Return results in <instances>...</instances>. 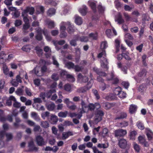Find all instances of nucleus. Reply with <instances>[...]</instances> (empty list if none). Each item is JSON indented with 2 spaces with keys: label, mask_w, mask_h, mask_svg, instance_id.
I'll return each mask as SVG.
<instances>
[{
  "label": "nucleus",
  "mask_w": 153,
  "mask_h": 153,
  "mask_svg": "<svg viewBox=\"0 0 153 153\" xmlns=\"http://www.w3.org/2000/svg\"><path fill=\"white\" fill-rule=\"evenodd\" d=\"M49 113L48 111H46L45 112H43L42 114V117L43 118V119H45L46 117H49Z\"/></svg>",
  "instance_id": "nucleus-59"
},
{
  "label": "nucleus",
  "mask_w": 153,
  "mask_h": 153,
  "mask_svg": "<svg viewBox=\"0 0 153 153\" xmlns=\"http://www.w3.org/2000/svg\"><path fill=\"white\" fill-rule=\"evenodd\" d=\"M120 126L121 127H125L128 126V122L126 121H123L120 123Z\"/></svg>",
  "instance_id": "nucleus-64"
},
{
  "label": "nucleus",
  "mask_w": 153,
  "mask_h": 153,
  "mask_svg": "<svg viewBox=\"0 0 153 153\" xmlns=\"http://www.w3.org/2000/svg\"><path fill=\"white\" fill-rule=\"evenodd\" d=\"M19 75L22 79H23L24 77L26 79H28V76L26 73V72L24 71H22L19 72Z\"/></svg>",
  "instance_id": "nucleus-32"
},
{
  "label": "nucleus",
  "mask_w": 153,
  "mask_h": 153,
  "mask_svg": "<svg viewBox=\"0 0 153 153\" xmlns=\"http://www.w3.org/2000/svg\"><path fill=\"white\" fill-rule=\"evenodd\" d=\"M41 126L43 128H47L49 127V124L46 121H42L41 122Z\"/></svg>",
  "instance_id": "nucleus-41"
},
{
  "label": "nucleus",
  "mask_w": 153,
  "mask_h": 153,
  "mask_svg": "<svg viewBox=\"0 0 153 153\" xmlns=\"http://www.w3.org/2000/svg\"><path fill=\"white\" fill-rule=\"evenodd\" d=\"M146 132L148 140L152 143H153V133L148 128H146Z\"/></svg>",
  "instance_id": "nucleus-7"
},
{
  "label": "nucleus",
  "mask_w": 153,
  "mask_h": 153,
  "mask_svg": "<svg viewBox=\"0 0 153 153\" xmlns=\"http://www.w3.org/2000/svg\"><path fill=\"white\" fill-rule=\"evenodd\" d=\"M94 71H95L97 72V74H98L100 76H106L105 73L104 72H99V70L96 68H94Z\"/></svg>",
  "instance_id": "nucleus-52"
},
{
  "label": "nucleus",
  "mask_w": 153,
  "mask_h": 153,
  "mask_svg": "<svg viewBox=\"0 0 153 153\" xmlns=\"http://www.w3.org/2000/svg\"><path fill=\"white\" fill-rule=\"evenodd\" d=\"M31 117L35 120L37 121H39L40 118L37 114L35 112H32L31 113Z\"/></svg>",
  "instance_id": "nucleus-36"
},
{
  "label": "nucleus",
  "mask_w": 153,
  "mask_h": 153,
  "mask_svg": "<svg viewBox=\"0 0 153 153\" xmlns=\"http://www.w3.org/2000/svg\"><path fill=\"white\" fill-rule=\"evenodd\" d=\"M114 104L113 103H111L109 102H106L104 103L103 105V107L106 109H108L114 106Z\"/></svg>",
  "instance_id": "nucleus-25"
},
{
  "label": "nucleus",
  "mask_w": 153,
  "mask_h": 153,
  "mask_svg": "<svg viewBox=\"0 0 153 153\" xmlns=\"http://www.w3.org/2000/svg\"><path fill=\"white\" fill-rule=\"evenodd\" d=\"M36 32L37 34L36 36V38L38 40H40L42 39V37L41 35V30L40 28L38 27L36 29Z\"/></svg>",
  "instance_id": "nucleus-17"
},
{
  "label": "nucleus",
  "mask_w": 153,
  "mask_h": 153,
  "mask_svg": "<svg viewBox=\"0 0 153 153\" xmlns=\"http://www.w3.org/2000/svg\"><path fill=\"white\" fill-rule=\"evenodd\" d=\"M88 4L93 10L95 11L96 9V3L92 1H88Z\"/></svg>",
  "instance_id": "nucleus-26"
},
{
  "label": "nucleus",
  "mask_w": 153,
  "mask_h": 153,
  "mask_svg": "<svg viewBox=\"0 0 153 153\" xmlns=\"http://www.w3.org/2000/svg\"><path fill=\"white\" fill-rule=\"evenodd\" d=\"M83 35L82 33H81L77 35L76 37V40H79L82 42H87L88 40V38L84 36H81Z\"/></svg>",
  "instance_id": "nucleus-10"
},
{
  "label": "nucleus",
  "mask_w": 153,
  "mask_h": 153,
  "mask_svg": "<svg viewBox=\"0 0 153 153\" xmlns=\"http://www.w3.org/2000/svg\"><path fill=\"white\" fill-rule=\"evenodd\" d=\"M87 10V8L86 6H83V8L79 9V11L82 15L84 16L86 14Z\"/></svg>",
  "instance_id": "nucleus-29"
},
{
  "label": "nucleus",
  "mask_w": 153,
  "mask_h": 153,
  "mask_svg": "<svg viewBox=\"0 0 153 153\" xmlns=\"http://www.w3.org/2000/svg\"><path fill=\"white\" fill-rule=\"evenodd\" d=\"M53 42L54 45L56 47V45L57 44H58L59 45H62L65 43V41L64 40H61L59 42L53 41Z\"/></svg>",
  "instance_id": "nucleus-43"
},
{
  "label": "nucleus",
  "mask_w": 153,
  "mask_h": 153,
  "mask_svg": "<svg viewBox=\"0 0 153 153\" xmlns=\"http://www.w3.org/2000/svg\"><path fill=\"white\" fill-rule=\"evenodd\" d=\"M89 37L93 39H96L97 37V33L96 32L91 33L89 34Z\"/></svg>",
  "instance_id": "nucleus-49"
},
{
  "label": "nucleus",
  "mask_w": 153,
  "mask_h": 153,
  "mask_svg": "<svg viewBox=\"0 0 153 153\" xmlns=\"http://www.w3.org/2000/svg\"><path fill=\"white\" fill-rule=\"evenodd\" d=\"M64 102L65 103L67 107L69 106L70 104H73V102L70 101L69 99L65 98L64 100Z\"/></svg>",
  "instance_id": "nucleus-58"
},
{
  "label": "nucleus",
  "mask_w": 153,
  "mask_h": 153,
  "mask_svg": "<svg viewBox=\"0 0 153 153\" xmlns=\"http://www.w3.org/2000/svg\"><path fill=\"white\" fill-rule=\"evenodd\" d=\"M56 92V90L55 89H51L46 94V97H47L49 98L51 95L53 93H55Z\"/></svg>",
  "instance_id": "nucleus-47"
},
{
  "label": "nucleus",
  "mask_w": 153,
  "mask_h": 153,
  "mask_svg": "<svg viewBox=\"0 0 153 153\" xmlns=\"http://www.w3.org/2000/svg\"><path fill=\"white\" fill-rule=\"evenodd\" d=\"M35 50L39 56H40L42 55V50L40 47L37 46L35 48Z\"/></svg>",
  "instance_id": "nucleus-45"
},
{
  "label": "nucleus",
  "mask_w": 153,
  "mask_h": 153,
  "mask_svg": "<svg viewBox=\"0 0 153 153\" xmlns=\"http://www.w3.org/2000/svg\"><path fill=\"white\" fill-rule=\"evenodd\" d=\"M5 82L4 79L0 81V90H1L4 88L5 86Z\"/></svg>",
  "instance_id": "nucleus-63"
},
{
  "label": "nucleus",
  "mask_w": 153,
  "mask_h": 153,
  "mask_svg": "<svg viewBox=\"0 0 153 153\" xmlns=\"http://www.w3.org/2000/svg\"><path fill=\"white\" fill-rule=\"evenodd\" d=\"M68 112L67 111L65 112L61 111L58 114V116L60 117L65 118L67 117Z\"/></svg>",
  "instance_id": "nucleus-42"
},
{
  "label": "nucleus",
  "mask_w": 153,
  "mask_h": 153,
  "mask_svg": "<svg viewBox=\"0 0 153 153\" xmlns=\"http://www.w3.org/2000/svg\"><path fill=\"white\" fill-rule=\"evenodd\" d=\"M51 78L54 80L57 81L59 79V76L57 74L54 73L52 75Z\"/></svg>",
  "instance_id": "nucleus-60"
},
{
  "label": "nucleus",
  "mask_w": 153,
  "mask_h": 153,
  "mask_svg": "<svg viewBox=\"0 0 153 153\" xmlns=\"http://www.w3.org/2000/svg\"><path fill=\"white\" fill-rule=\"evenodd\" d=\"M136 125L138 128L140 130H142L144 128V126L143 124L140 121L137 122Z\"/></svg>",
  "instance_id": "nucleus-37"
},
{
  "label": "nucleus",
  "mask_w": 153,
  "mask_h": 153,
  "mask_svg": "<svg viewBox=\"0 0 153 153\" xmlns=\"http://www.w3.org/2000/svg\"><path fill=\"white\" fill-rule=\"evenodd\" d=\"M109 146V143H99L97 145L98 147L100 148H103L104 149H106Z\"/></svg>",
  "instance_id": "nucleus-27"
},
{
  "label": "nucleus",
  "mask_w": 153,
  "mask_h": 153,
  "mask_svg": "<svg viewBox=\"0 0 153 153\" xmlns=\"http://www.w3.org/2000/svg\"><path fill=\"white\" fill-rule=\"evenodd\" d=\"M133 147L136 151L139 152L140 150V147L135 142H133Z\"/></svg>",
  "instance_id": "nucleus-46"
},
{
  "label": "nucleus",
  "mask_w": 153,
  "mask_h": 153,
  "mask_svg": "<svg viewBox=\"0 0 153 153\" xmlns=\"http://www.w3.org/2000/svg\"><path fill=\"white\" fill-rule=\"evenodd\" d=\"M146 85L145 84H142L139 87L138 90L140 91L143 92L146 89Z\"/></svg>",
  "instance_id": "nucleus-57"
},
{
  "label": "nucleus",
  "mask_w": 153,
  "mask_h": 153,
  "mask_svg": "<svg viewBox=\"0 0 153 153\" xmlns=\"http://www.w3.org/2000/svg\"><path fill=\"white\" fill-rule=\"evenodd\" d=\"M121 90V88L120 87H118L114 90V93L115 95H118Z\"/></svg>",
  "instance_id": "nucleus-61"
},
{
  "label": "nucleus",
  "mask_w": 153,
  "mask_h": 153,
  "mask_svg": "<svg viewBox=\"0 0 153 153\" xmlns=\"http://www.w3.org/2000/svg\"><path fill=\"white\" fill-rule=\"evenodd\" d=\"M118 144L120 148L122 149H125L127 145V142L124 139H121L119 140Z\"/></svg>",
  "instance_id": "nucleus-6"
},
{
  "label": "nucleus",
  "mask_w": 153,
  "mask_h": 153,
  "mask_svg": "<svg viewBox=\"0 0 153 153\" xmlns=\"http://www.w3.org/2000/svg\"><path fill=\"white\" fill-rule=\"evenodd\" d=\"M76 134L75 132L70 131L67 132H64L62 134V138L63 140H65L70 136H73Z\"/></svg>",
  "instance_id": "nucleus-11"
},
{
  "label": "nucleus",
  "mask_w": 153,
  "mask_h": 153,
  "mask_svg": "<svg viewBox=\"0 0 153 153\" xmlns=\"http://www.w3.org/2000/svg\"><path fill=\"white\" fill-rule=\"evenodd\" d=\"M58 120V119L57 116L53 114L51 115L50 122L52 124H55L56 123Z\"/></svg>",
  "instance_id": "nucleus-21"
},
{
  "label": "nucleus",
  "mask_w": 153,
  "mask_h": 153,
  "mask_svg": "<svg viewBox=\"0 0 153 153\" xmlns=\"http://www.w3.org/2000/svg\"><path fill=\"white\" fill-rule=\"evenodd\" d=\"M43 33L45 36L46 39L48 41H50L51 39V37L49 36L48 35V32L47 31V30H46L44 31Z\"/></svg>",
  "instance_id": "nucleus-54"
},
{
  "label": "nucleus",
  "mask_w": 153,
  "mask_h": 153,
  "mask_svg": "<svg viewBox=\"0 0 153 153\" xmlns=\"http://www.w3.org/2000/svg\"><path fill=\"white\" fill-rule=\"evenodd\" d=\"M34 12V9L33 7H27L26 9L23 11L24 13H26L27 12H29L30 14H33Z\"/></svg>",
  "instance_id": "nucleus-18"
},
{
  "label": "nucleus",
  "mask_w": 153,
  "mask_h": 153,
  "mask_svg": "<svg viewBox=\"0 0 153 153\" xmlns=\"http://www.w3.org/2000/svg\"><path fill=\"white\" fill-rule=\"evenodd\" d=\"M114 133L115 137H123L126 134L127 131L126 130L121 129L115 130Z\"/></svg>",
  "instance_id": "nucleus-4"
},
{
  "label": "nucleus",
  "mask_w": 153,
  "mask_h": 153,
  "mask_svg": "<svg viewBox=\"0 0 153 153\" xmlns=\"http://www.w3.org/2000/svg\"><path fill=\"white\" fill-rule=\"evenodd\" d=\"M111 78L108 79V80H113V84H117L118 82V79L117 78H114V75L113 74H111Z\"/></svg>",
  "instance_id": "nucleus-44"
},
{
  "label": "nucleus",
  "mask_w": 153,
  "mask_h": 153,
  "mask_svg": "<svg viewBox=\"0 0 153 153\" xmlns=\"http://www.w3.org/2000/svg\"><path fill=\"white\" fill-rule=\"evenodd\" d=\"M56 13V10L53 8L50 9L48 11L47 14L49 16H51L54 15Z\"/></svg>",
  "instance_id": "nucleus-31"
},
{
  "label": "nucleus",
  "mask_w": 153,
  "mask_h": 153,
  "mask_svg": "<svg viewBox=\"0 0 153 153\" xmlns=\"http://www.w3.org/2000/svg\"><path fill=\"white\" fill-rule=\"evenodd\" d=\"M16 93L18 95H23L24 93V91L22 89L19 88L16 91Z\"/></svg>",
  "instance_id": "nucleus-50"
},
{
  "label": "nucleus",
  "mask_w": 153,
  "mask_h": 153,
  "mask_svg": "<svg viewBox=\"0 0 153 153\" xmlns=\"http://www.w3.org/2000/svg\"><path fill=\"white\" fill-rule=\"evenodd\" d=\"M40 64L41 65H44L41 68V74L39 73V67L36 66L33 70V71L35 74L38 76H42L44 72L47 71V68L45 65L49 64V63L43 60H41L39 62Z\"/></svg>",
  "instance_id": "nucleus-3"
},
{
  "label": "nucleus",
  "mask_w": 153,
  "mask_h": 153,
  "mask_svg": "<svg viewBox=\"0 0 153 153\" xmlns=\"http://www.w3.org/2000/svg\"><path fill=\"white\" fill-rule=\"evenodd\" d=\"M67 30L69 34L73 33L75 31V28L73 25H72L70 23V25H69L68 27Z\"/></svg>",
  "instance_id": "nucleus-22"
},
{
  "label": "nucleus",
  "mask_w": 153,
  "mask_h": 153,
  "mask_svg": "<svg viewBox=\"0 0 153 153\" xmlns=\"http://www.w3.org/2000/svg\"><path fill=\"white\" fill-rule=\"evenodd\" d=\"M82 20L81 18L78 16H75V22L77 25H80L82 23Z\"/></svg>",
  "instance_id": "nucleus-24"
},
{
  "label": "nucleus",
  "mask_w": 153,
  "mask_h": 153,
  "mask_svg": "<svg viewBox=\"0 0 153 153\" xmlns=\"http://www.w3.org/2000/svg\"><path fill=\"white\" fill-rule=\"evenodd\" d=\"M139 143L143 145L144 146L148 147L149 144L148 142L146 141L145 137L143 136H140L138 137Z\"/></svg>",
  "instance_id": "nucleus-8"
},
{
  "label": "nucleus",
  "mask_w": 153,
  "mask_h": 153,
  "mask_svg": "<svg viewBox=\"0 0 153 153\" xmlns=\"http://www.w3.org/2000/svg\"><path fill=\"white\" fill-rule=\"evenodd\" d=\"M36 140L37 144L39 146H42L45 144V142L42 137L40 136H37L36 137Z\"/></svg>",
  "instance_id": "nucleus-14"
},
{
  "label": "nucleus",
  "mask_w": 153,
  "mask_h": 153,
  "mask_svg": "<svg viewBox=\"0 0 153 153\" xmlns=\"http://www.w3.org/2000/svg\"><path fill=\"white\" fill-rule=\"evenodd\" d=\"M88 85H89L88 86H87V88H85L84 89L83 88H81L78 91L80 92H84L86 90L90 88L92 86V84L91 83H88Z\"/></svg>",
  "instance_id": "nucleus-40"
},
{
  "label": "nucleus",
  "mask_w": 153,
  "mask_h": 153,
  "mask_svg": "<svg viewBox=\"0 0 153 153\" xmlns=\"http://www.w3.org/2000/svg\"><path fill=\"white\" fill-rule=\"evenodd\" d=\"M108 47V45L107 42L105 41L102 42L100 46L101 49H105L107 48Z\"/></svg>",
  "instance_id": "nucleus-48"
},
{
  "label": "nucleus",
  "mask_w": 153,
  "mask_h": 153,
  "mask_svg": "<svg viewBox=\"0 0 153 153\" xmlns=\"http://www.w3.org/2000/svg\"><path fill=\"white\" fill-rule=\"evenodd\" d=\"M46 24L48 25L49 28H51L54 27L55 24L53 21L51 20H48L46 21Z\"/></svg>",
  "instance_id": "nucleus-23"
},
{
  "label": "nucleus",
  "mask_w": 153,
  "mask_h": 153,
  "mask_svg": "<svg viewBox=\"0 0 153 153\" xmlns=\"http://www.w3.org/2000/svg\"><path fill=\"white\" fill-rule=\"evenodd\" d=\"M146 73L145 70H143L142 71L139 73L137 76L134 78L135 79L137 82H139L142 77L145 76Z\"/></svg>",
  "instance_id": "nucleus-9"
},
{
  "label": "nucleus",
  "mask_w": 153,
  "mask_h": 153,
  "mask_svg": "<svg viewBox=\"0 0 153 153\" xmlns=\"http://www.w3.org/2000/svg\"><path fill=\"white\" fill-rule=\"evenodd\" d=\"M137 132L135 131H130L129 136L130 139L134 140L136 137Z\"/></svg>",
  "instance_id": "nucleus-19"
},
{
  "label": "nucleus",
  "mask_w": 153,
  "mask_h": 153,
  "mask_svg": "<svg viewBox=\"0 0 153 153\" xmlns=\"http://www.w3.org/2000/svg\"><path fill=\"white\" fill-rule=\"evenodd\" d=\"M97 57L100 59L101 66L102 68L105 69V70H107L108 68V62L106 57V54L105 51H103L99 53Z\"/></svg>",
  "instance_id": "nucleus-2"
},
{
  "label": "nucleus",
  "mask_w": 153,
  "mask_h": 153,
  "mask_svg": "<svg viewBox=\"0 0 153 153\" xmlns=\"http://www.w3.org/2000/svg\"><path fill=\"white\" fill-rule=\"evenodd\" d=\"M124 8L125 10L130 11L132 9L134 8V6L132 5L131 7H130L128 5H126L124 6Z\"/></svg>",
  "instance_id": "nucleus-62"
},
{
  "label": "nucleus",
  "mask_w": 153,
  "mask_h": 153,
  "mask_svg": "<svg viewBox=\"0 0 153 153\" xmlns=\"http://www.w3.org/2000/svg\"><path fill=\"white\" fill-rule=\"evenodd\" d=\"M60 33L59 35V37L61 38H64L66 37L67 36V33L65 31H60Z\"/></svg>",
  "instance_id": "nucleus-51"
},
{
  "label": "nucleus",
  "mask_w": 153,
  "mask_h": 153,
  "mask_svg": "<svg viewBox=\"0 0 153 153\" xmlns=\"http://www.w3.org/2000/svg\"><path fill=\"white\" fill-rule=\"evenodd\" d=\"M64 64L65 66L69 69L74 68V65L71 62H68L67 63H64Z\"/></svg>",
  "instance_id": "nucleus-35"
},
{
  "label": "nucleus",
  "mask_w": 153,
  "mask_h": 153,
  "mask_svg": "<svg viewBox=\"0 0 153 153\" xmlns=\"http://www.w3.org/2000/svg\"><path fill=\"white\" fill-rule=\"evenodd\" d=\"M48 110L49 111H53L55 108V105L54 103H51L47 105Z\"/></svg>",
  "instance_id": "nucleus-39"
},
{
  "label": "nucleus",
  "mask_w": 153,
  "mask_h": 153,
  "mask_svg": "<svg viewBox=\"0 0 153 153\" xmlns=\"http://www.w3.org/2000/svg\"><path fill=\"white\" fill-rule=\"evenodd\" d=\"M28 146L32 150L36 151L38 150L37 148L34 146L33 141L29 143Z\"/></svg>",
  "instance_id": "nucleus-30"
},
{
  "label": "nucleus",
  "mask_w": 153,
  "mask_h": 153,
  "mask_svg": "<svg viewBox=\"0 0 153 153\" xmlns=\"http://www.w3.org/2000/svg\"><path fill=\"white\" fill-rule=\"evenodd\" d=\"M60 74L62 76H66L68 80L70 82H73L75 81V79L74 76L71 75H67L66 71L64 70H62L61 71Z\"/></svg>",
  "instance_id": "nucleus-5"
},
{
  "label": "nucleus",
  "mask_w": 153,
  "mask_h": 153,
  "mask_svg": "<svg viewBox=\"0 0 153 153\" xmlns=\"http://www.w3.org/2000/svg\"><path fill=\"white\" fill-rule=\"evenodd\" d=\"M108 131L106 128H104L102 131L99 133L100 135L105 137L108 136Z\"/></svg>",
  "instance_id": "nucleus-16"
},
{
  "label": "nucleus",
  "mask_w": 153,
  "mask_h": 153,
  "mask_svg": "<svg viewBox=\"0 0 153 153\" xmlns=\"http://www.w3.org/2000/svg\"><path fill=\"white\" fill-rule=\"evenodd\" d=\"M81 105L82 106V110L81 111V113L86 112L89 110L91 111L93 110L95 108L96 109L97 111L94 122L96 123H97L98 122L102 120V117L104 115V113L100 109L98 110L100 108V105L99 103H95L94 104H90L88 106L83 100H82Z\"/></svg>",
  "instance_id": "nucleus-1"
},
{
  "label": "nucleus",
  "mask_w": 153,
  "mask_h": 153,
  "mask_svg": "<svg viewBox=\"0 0 153 153\" xmlns=\"http://www.w3.org/2000/svg\"><path fill=\"white\" fill-rule=\"evenodd\" d=\"M115 21L117 22L119 24H121L124 22V20L122 18V15L120 13H119L116 16Z\"/></svg>",
  "instance_id": "nucleus-15"
},
{
  "label": "nucleus",
  "mask_w": 153,
  "mask_h": 153,
  "mask_svg": "<svg viewBox=\"0 0 153 153\" xmlns=\"http://www.w3.org/2000/svg\"><path fill=\"white\" fill-rule=\"evenodd\" d=\"M44 51L46 52L45 55L47 58L50 57L51 55V51L50 48L48 46H45L44 48Z\"/></svg>",
  "instance_id": "nucleus-20"
},
{
  "label": "nucleus",
  "mask_w": 153,
  "mask_h": 153,
  "mask_svg": "<svg viewBox=\"0 0 153 153\" xmlns=\"http://www.w3.org/2000/svg\"><path fill=\"white\" fill-rule=\"evenodd\" d=\"M44 7L42 6H37L36 8L37 13L39 14L41 13H43L44 11Z\"/></svg>",
  "instance_id": "nucleus-28"
},
{
  "label": "nucleus",
  "mask_w": 153,
  "mask_h": 153,
  "mask_svg": "<svg viewBox=\"0 0 153 153\" xmlns=\"http://www.w3.org/2000/svg\"><path fill=\"white\" fill-rule=\"evenodd\" d=\"M133 39V37L129 33H127L125 35V39H127L128 40H132Z\"/></svg>",
  "instance_id": "nucleus-55"
},
{
  "label": "nucleus",
  "mask_w": 153,
  "mask_h": 153,
  "mask_svg": "<svg viewBox=\"0 0 153 153\" xmlns=\"http://www.w3.org/2000/svg\"><path fill=\"white\" fill-rule=\"evenodd\" d=\"M81 113V114H76L75 113H70L69 114V116L71 117H77L79 119H80L82 116V113Z\"/></svg>",
  "instance_id": "nucleus-38"
},
{
  "label": "nucleus",
  "mask_w": 153,
  "mask_h": 153,
  "mask_svg": "<svg viewBox=\"0 0 153 153\" xmlns=\"http://www.w3.org/2000/svg\"><path fill=\"white\" fill-rule=\"evenodd\" d=\"M88 80V78L86 76H83L79 74L78 76V81L79 82H86Z\"/></svg>",
  "instance_id": "nucleus-13"
},
{
  "label": "nucleus",
  "mask_w": 153,
  "mask_h": 153,
  "mask_svg": "<svg viewBox=\"0 0 153 153\" xmlns=\"http://www.w3.org/2000/svg\"><path fill=\"white\" fill-rule=\"evenodd\" d=\"M70 25V22H62L59 25L60 31H65L66 29V26H68V27Z\"/></svg>",
  "instance_id": "nucleus-12"
},
{
  "label": "nucleus",
  "mask_w": 153,
  "mask_h": 153,
  "mask_svg": "<svg viewBox=\"0 0 153 153\" xmlns=\"http://www.w3.org/2000/svg\"><path fill=\"white\" fill-rule=\"evenodd\" d=\"M137 107L134 105H131L130 106L129 108V112L131 114L134 113L136 110Z\"/></svg>",
  "instance_id": "nucleus-34"
},
{
  "label": "nucleus",
  "mask_w": 153,
  "mask_h": 153,
  "mask_svg": "<svg viewBox=\"0 0 153 153\" xmlns=\"http://www.w3.org/2000/svg\"><path fill=\"white\" fill-rule=\"evenodd\" d=\"M120 44L119 40L118 39H116L115 40V46L116 50L115 52L116 53H117L119 51Z\"/></svg>",
  "instance_id": "nucleus-33"
},
{
  "label": "nucleus",
  "mask_w": 153,
  "mask_h": 153,
  "mask_svg": "<svg viewBox=\"0 0 153 153\" xmlns=\"http://www.w3.org/2000/svg\"><path fill=\"white\" fill-rule=\"evenodd\" d=\"M118 95L119 97L124 98L126 97V94L121 90Z\"/></svg>",
  "instance_id": "nucleus-56"
},
{
  "label": "nucleus",
  "mask_w": 153,
  "mask_h": 153,
  "mask_svg": "<svg viewBox=\"0 0 153 153\" xmlns=\"http://www.w3.org/2000/svg\"><path fill=\"white\" fill-rule=\"evenodd\" d=\"M64 90L70 92L71 91V86L70 85L68 84L65 85L64 86Z\"/></svg>",
  "instance_id": "nucleus-53"
}]
</instances>
